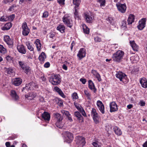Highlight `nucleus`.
Returning <instances> with one entry per match:
<instances>
[{
  "label": "nucleus",
  "mask_w": 147,
  "mask_h": 147,
  "mask_svg": "<svg viewBox=\"0 0 147 147\" xmlns=\"http://www.w3.org/2000/svg\"><path fill=\"white\" fill-rule=\"evenodd\" d=\"M124 52L122 51L119 50L114 53L113 55L112 59L114 61L119 62L123 59Z\"/></svg>",
  "instance_id": "1"
},
{
  "label": "nucleus",
  "mask_w": 147,
  "mask_h": 147,
  "mask_svg": "<svg viewBox=\"0 0 147 147\" xmlns=\"http://www.w3.org/2000/svg\"><path fill=\"white\" fill-rule=\"evenodd\" d=\"M62 20L64 23L67 26L71 28L73 25V22L70 15H65L62 18Z\"/></svg>",
  "instance_id": "2"
},
{
  "label": "nucleus",
  "mask_w": 147,
  "mask_h": 147,
  "mask_svg": "<svg viewBox=\"0 0 147 147\" xmlns=\"http://www.w3.org/2000/svg\"><path fill=\"white\" fill-rule=\"evenodd\" d=\"M61 81V79L59 75H52L49 78V81L53 85H57L59 84Z\"/></svg>",
  "instance_id": "3"
},
{
  "label": "nucleus",
  "mask_w": 147,
  "mask_h": 147,
  "mask_svg": "<svg viewBox=\"0 0 147 147\" xmlns=\"http://www.w3.org/2000/svg\"><path fill=\"white\" fill-rule=\"evenodd\" d=\"M116 77L119 79L121 81L124 83H126L128 82V79L127 76L121 72H118L116 74Z\"/></svg>",
  "instance_id": "4"
},
{
  "label": "nucleus",
  "mask_w": 147,
  "mask_h": 147,
  "mask_svg": "<svg viewBox=\"0 0 147 147\" xmlns=\"http://www.w3.org/2000/svg\"><path fill=\"white\" fill-rule=\"evenodd\" d=\"M91 115L93 119L96 124L100 122V117L98 113L96 112L95 109L93 108L91 111Z\"/></svg>",
  "instance_id": "5"
},
{
  "label": "nucleus",
  "mask_w": 147,
  "mask_h": 147,
  "mask_svg": "<svg viewBox=\"0 0 147 147\" xmlns=\"http://www.w3.org/2000/svg\"><path fill=\"white\" fill-rule=\"evenodd\" d=\"M64 142L68 143H70L73 139V134L69 132L65 131L64 132Z\"/></svg>",
  "instance_id": "6"
},
{
  "label": "nucleus",
  "mask_w": 147,
  "mask_h": 147,
  "mask_svg": "<svg viewBox=\"0 0 147 147\" xmlns=\"http://www.w3.org/2000/svg\"><path fill=\"white\" fill-rule=\"evenodd\" d=\"M116 6L119 11L122 13L125 12L127 8L125 3H121L120 2H118L116 4Z\"/></svg>",
  "instance_id": "7"
},
{
  "label": "nucleus",
  "mask_w": 147,
  "mask_h": 147,
  "mask_svg": "<svg viewBox=\"0 0 147 147\" xmlns=\"http://www.w3.org/2000/svg\"><path fill=\"white\" fill-rule=\"evenodd\" d=\"M18 63L20 66L24 71L26 74L29 72L31 70V69L29 66L26 65L24 62L20 61L18 62Z\"/></svg>",
  "instance_id": "8"
},
{
  "label": "nucleus",
  "mask_w": 147,
  "mask_h": 147,
  "mask_svg": "<svg viewBox=\"0 0 147 147\" xmlns=\"http://www.w3.org/2000/svg\"><path fill=\"white\" fill-rule=\"evenodd\" d=\"M22 34L24 36H27L30 32V30L26 22H24L22 24Z\"/></svg>",
  "instance_id": "9"
},
{
  "label": "nucleus",
  "mask_w": 147,
  "mask_h": 147,
  "mask_svg": "<svg viewBox=\"0 0 147 147\" xmlns=\"http://www.w3.org/2000/svg\"><path fill=\"white\" fill-rule=\"evenodd\" d=\"M146 19L144 18L142 19L139 22V24L137 26L138 29L140 30H142L146 26Z\"/></svg>",
  "instance_id": "10"
},
{
  "label": "nucleus",
  "mask_w": 147,
  "mask_h": 147,
  "mask_svg": "<svg viewBox=\"0 0 147 147\" xmlns=\"http://www.w3.org/2000/svg\"><path fill=\"white\" fill-rule=\"evenodd\" d=\"M38 86L34 82H32L26 84L25 88H24V89L31 90L34 89L36 88H37Z\"/></svg>",
  "instance_id": "11"
},
{
  "label": "nucleus",
  "mask_w": 147,
  "mask_h": 147,
  "mask_svg": "<svg viewBox=\"0 0 147 147\" xmlns=\"http://www.w3.org/2000/svg\"><path fill=\"white\" fill-rule=\"evenodd\" d=\"M86 22L89 23H92L94 19V16L91 13L84 14Z\"/></svg>",
  "instance_id": "12"
},
{
  "label": "nucleus",
  "mask_w": 147,
  "mask_h": 147,
  "mask_svg": "<svg viewBox=\"0 0 147 147\" xmlns=\"http://www.w3.org/2000/svg\"><path fill=\"white\" fill-rule=\"evenodd\" d=\"M4 40L6 44L10 47H11L13 44V40L10 38L9 36L7 35L5 36Z\"/></svg>",
  "instance_id": "13"
},
{
  "label": "nucleus",
  "mask_w": 147,
  "mask_h": 147,
  "mask_svg": "<svg viewBox=\"0 0 147 147\" xmlns=\"http://www.w3.org/2000/svg\"><path fill=\"white\" fill-rule=\"evenodd\" d=\"M109 106L110 112H115L117 110V106L115 102H113L110 103Z\"/></svg>",
  "instance_id": "14"
},
{
  "label": "nucleus",
  "mask_w": 147,
  "mask_h": 147,
  "mask_svg": "<svg viewBox=\"0 0 147 147\" xmlns=\"http://www.w3.org/2000/svg\"><path fill=\"white\" fill-rule=\"evenodd\" d=\"M17 49L18 51L22 54H25L26 53V50L24 46L22 44H18L17 46Z\"/></svg>",
  "instance_id": "15"
},
{
  "label": "nucleus",
  "mask_w": 147,
  "mask_h": 147,
  "mask_svg": "<svg viewBox=\"0 0 147 147\" xmlns=\"http://www.w3.org/2000/svg\"><path fill=\"white\" fill-rule=\"evenodd\" d=\"M96 104L100 112L102 114L104 113V107L102 102L98 100L97 101Z\"/></svg>",
  "instance_id": "16"
},
{
  "label": "nucleus",
  "mask_w": 147,
  "mask_h": 147,
  "mask_svg": "<svg viewBox=\"0 0 147 147\" xmlns=\"http://www.w3.org/2000/svg\"><path fill=\"white\" fill-rule=\"evenodd\" d=\"M80 1L81 0H73V3L74 5H76L75 7V12L74 13V15L77 18H78V13L76 8L78 6Z\"/></svg>",
  "instance_id": "17"
},
{
  "label": "nucleus",
  "mask_w": 147,
  "mask_h": 147,
  "mask_svg": "<svg viewBox=\"0 0 147 147\" xmlns=\"http://www.w3.org/2000/svg\"><path fill=\"white\" fill-rule=\"evenodd\" d=\"M12 82L15 86H18L21 84L22 82V80L20 78H16L13 79Z\"/></svg>",
  "instance_id": "18"
},
{
  "label": "nucleus",
  "mask_w": 147,
  "mask_h": 147,
  "mask_svg": "<svg viewBox=\"0 0 147 147\" xmlns=\"http://www.w3.org/2000/svg\"><path fill=\"white\" fill-rule=\"evenodd\" d=\"M36 96V94L34 92L29 93L28 94L25 95L26 98L30 100L34 99Z\"/></svg>",
  "instance_id": "19"
},
{
  "label": "nucleus",
  "mask_w": 147,
  "mask_h": 147,
  "mask_svg": "<svg viewBox=\"0 0 147 147\" xmlns=\"http://www.w3.org/2000/svg\"><path fill=\"white\" fill-rule=\"evenodd\" d=\"M53 114L55 117L57 118V122L56 123V125L58 127L60 128V127H59L58 125L59 123L62 120V117L61 116L60 114L59 113H54Z\"/></svg>",
  "instance_id": "20"
},
{
  "label": "nucleus",
  "mask_w": 147,
  "mask_h": 147,
  "mask_svg": "<svg viewBox=\"0 0 147 147\" xmlns=\"http://www.w3.org/2000/svg\"><path fill=\"white\" fill-rule=\"evenodd\" d=\"M4 70L5 72L10 76H13L14 75V69L12 68H5Z\"/></svg>",
  "instance_id": "21"
},
{
  "label": "nucleus",
  "mask_w": 147,
  "mask_h": 147,
  "mask_svg": "<svg viewBox=\"0 0 147 147\" xmlns=\"http://www.w3.org/2000/svg\"><path fill=\"white\" fill-rule=\"evenodd\" d=\"M140 82L142 87L144 88H147V80L145 78H141L140 80Z\"/></svg>",
  "instance_id": "22"
},
{
  "label": "nucleus",
  "mask_w": 147,
  "mask_h": 147,
  "mask_svg": "<svg viewBox=\"0 0 147 147\" xmlns=\"http://www.w3.org/2000/svg\"><path fill=\"white\" fill-rule=\"evenodd\" d=\"M38 51H40L41 48V44L40 42V40L39 39H36L34 42Z\"/></svg>",
  "instance_id": "23"
},
{
  "label": "nucleus",
  "mask_w": 147,
  "mask_h": 147,
  "mask_svg": "<svg viewBox=\"0 0 147 147\" xmlns=\"http://www.w3.org/2000/svg\"><path fill=\"white\" fill-rule=\"evenodd\" d=\"M42 116L43 119L46 121H49L50 119V115L47 112L45 111L42 114Z\"/></svg>",
  "instance_id": "24"
},
{
  "label": "nucleus",
  "mask_w": 147,
  "mask_h": 147,
  "mask_svg": "<svg viewBox=\"0 0 147 147\" xmlns=\"http://www.w3.org/2000/svg\"><path fill=\"white\" fill-rule=\"evenodd\" d=\"M129 43L132 49L134 51H138V46L135 42L134 40L130 41Z\"/></svg>",
  "instance_id": "25"
},
{
  "label": "nucleus",
  "mask_w": 147,
  "mask_h": 147,
  "mask_svg": "<svg viewBox=\"0 0 147 147\" xmlns=\"http://www.w3.org/2000/svg\"><path fill=\"white\" fill-rule=\"evenodd\" d=\"M134 16L132 14L129 15L127 19L128 24H131L134 22Z\"/></svg>",
  "instance_id": "26"
},
{
  "label": "nucleus",
  "mask_w": 147,
  "mask_h": 147,
  "mask_svg": "<svg viewBox=\"0 0 147 147\" xmlns=\"http://www.w3.org/2000/svg\"><path fill=\"white\" fill-rule=\"evenodd\" d=\"M88 83L89 88L93 91L94 92H95L96 89L93 82L91 80H90L88 81Z\"/></svg>",
  "instance_id": "27"
},
{
  "label": "nucleus",
  "mask_w": 147,
  "mask_h": 147,
  "mask_svg": "<svg viewBox=\"0 0 147 147\" xmlns=\"http://www.w3.org/2000/svg\"><path fill=\"white\" fill-rule=\"evenodd\" d=\"M46 58V56L45 53L42 52L39 55L38 59L41 63H44L45 59Z\"/></svg>",
  "instance_id": "28"
},
{
  "label": "nucleus",
  "mask_w": 147,
  "mask_h": 147,
  "mask_svg": "<svg viewBox=\"0 0 147 147\" xmlns=\"http://www.w3.org/2000/svg\"><path fill=\"white\" fill-rule=\"evenodd\" d=\"M65 26L62 24L59 25L57 28V30L61 33H63L65 32Z\"/></svg>",
  "instance_id": "29"
},
{
  "label": "nucleus",
  "mask_w": 147,
  "mask_h": 147,
  "mask_svg": "<svg viewBox=\"0 0 147 147\" xmlns=\"http://www.w3.org/2000/svg\"><path fill=\"white\" fill-rule=\"evenodd\" d=\"M12 26L11 23L8 22L5 24L4 26L1 28V29L3 30H7L10 29Z\"/></svg>",
  "instance_id": "30"
},
{
  "label": "nucleus",
  "mask_w": 147,
  "mask_h": 147,
  "mask_svg": "<svg viewBox=\"0 0 147 147\" xmlns=\"http://www.w3.org/2000/svg\"><path fill=\"white\" fill-rule=\"evenodd\" d=\"M54 90L58 93V94L63 98H65V96L60 89L58 87L56 86L54 88Z\"/></svg>",
  "instance_id": "31"
},
{
  "label": "nucleus",
  "mask_w": 147,
  "mask_h": 147,
  "mask_svg": "<svg viewBox=\"0 0 147 147\" xmlns=\"http://www.w3.org/2000/svg\"><path fill=\"white\" fill-rule=\"evenodd\" d=\"M115 134L118 136L121 135L122 134V132L121 129L117 127L114 126L113 128Z\"/></svg>",
  "instance_id": "32"
},
{
  "label": "nucleus",
  "mask_w": 147,
  "mask_h": 147,
  "mask_svg": "<svg viewBox=\"0 0 147 147\" xmlns=\"http://www.w3.org/2000/svg\"><path fill=\"white\" fill-rule=\"evenodd\" d=\"M26 45L27 46V48L30 51H33V53H34V48L33 47L32 44L30 42L28 41L26 42Z\"/></svg>",
  "instance_id": "33"
},
{
  "label": "nucleus",
  "mask_w": 147,
  "mask_h": 147,
  "mask_svg": "<svg viewBox=\"0 0 147 147\" xmlns=\"http://www.w3.org/2000/svg\"><path fill=\"white\" fill-rule=\"evenodd\" d=\"M11 95L15 100H17L18 98V96L17 95L15 91L14 90L11 91Z\"/></svg>",
  "instance_id": "34"
},
{
  "label": "nucleus",
  "mask_w": 147,
  "mask_h": 147,
  "mask_svg": "<svg viewBox=\"0 0 147 147\" xmlns=\"http://www.w3.org/2000/svg\"><path fill=\"white\" fill-rule=\"evenodd\" d=\"M77 144L82 145L83 144V137L80 136H77L76 138Z\"/></svg>",
  "instance_id": "35"
},
{
  "label": "nucleus",
  "mask_w": 147,
  "mask_h": 147,
  "mask_svg": "<svg viewBox=\"0 0 147 147\" xmlns=\"http://www.w3.org/2000/svg\"><path fill=\"white\" fill-rule=\"evenodd\" d=\"M84 94L86 97L87 99L89 100H90L91 94L88 89L85 90H84Z\"/></svg>",
  "instance_id": "36"
},
{
  "label": "nucleus",
  "mask_w": 147,
  "mask_h": 147,
  "mask_svg": "<svg viewBox=\"0 0 147 147\" xmlns=\"http://www.w3.org/2000/svg\"><path fill=\"white\" fill-rule=\"evenodd\" d=\"M89 29L85 24H83V32L87 34H88L89 33Z\"/></svg>",
  "instance_id": "37"
},
{
  "label": "nucleus",
  "mask_w": 147,
  "mask_h": 147,
  "mask_svg": "<svg viewBox=\"0 0 147 147\" xmlns=\"http://www.w3.org/2000/svg\"><path fill=\"white\" fill-rule=\"evenodd\" d=\"M74 104L77 109L79 111H81V113L83 115V112H82V106L79 104L76 103V102H74Z\"/></svg>",
  "instance_id": "38"
},
{
  "label": "nucleus",
  "mask_w": 147,
  "mask_h": 147,
  "mask_svg": "<svg viewBox=\"0 0 147 147\" xmlns=\"http://www.w3.org/2000/svg\"><path fill=\"white\" fill-rule=\"evenodd\" d=\"M77 56L79 59H82L83 57V49H80L77 54Z\"/></svg>",
  "instance_id": "39"
},
{
  "label": "nucleus",
  "mask_w": 147,
  "mask_h": 147,
  "mask_svg": "<svg viewBox=\"0 0 147 147\" xmlns=\"http://www.w3.org/2000/svg\"><path fill=\"white\" fill-rule=\"evenodd\" d=\"M71 97L74 101H75L76 99H78V94L76 92H74L72 94Z\"/></svg>",
  "instance_id": "40"
},
{
  "label": "nucleus",
  "mask_w": 147,
  "mask_h": 147,
  "mask_svg": "<svg viewBox=\"0 0 147 147\" xmlns=\"http://www.w3.org/2000/svg\"><path fill=\"white\" fill-rule=\"evenodd\" d=\"M6 52V49L2 45H0V52L2 53H5Z\"/></svg>",
  "instance_id": "41"
},
{
  "label": "nucleus",
  "mask_w": 147,
  "mask_h": 147,
  "mask_svg": "<svg viewBox=\"0 0 147 147\" xmlns=\"http://www.w3.org/2000/svg\"><path fill=\"white\" fill-rule=\"evenodd\" d=\"M9 20L8 17L6 16H4L1 17L0 21L2 22L6 21Z\"/></svg>",
  "instance_id": "42"
},
{
  "label": "nucleus",
  "mask_w": 147,
  "mask_h": 147,
  "mask_svg": "<svg viewBox=\"0 0 147 147\" xmlns=\"http://www.w3.org/2000/svg\"><path fill=\"white\" fill-rule=\"evenodd\" d=\"M98 2L100 3L101 7L104 6L105 5V0H98Z\"/></svg>",
  "instance_id": "43"
},
{
  "label": "nucleus",
  "mask_w": 147,
  "mask_h": 147,
  "mask_svg": "<svg viewBox=\"0 0 147 147\" xmlns=\"http://www.w3.org/2000/svg\"><path fill=\"white\" fill-rule=\"evenodd\" d=\"M49 36L50 38L54 39L55 37V33L53 32H51L49 34Z\"/></svg>",
  "instance_id": "44"
},
{
  "label": "nucleus",
  "mask_w": 147,
  "mask_h": 147,
  "mask_svg": "<svg viewBox=\"0 0 147 147\" xmlns=\"http://www.w3.org/2000/svg\"><path fill=\"white\" fill-rule=\"evenodd\" d=\"M61 112L63 115H65L67 117L70 115L69 112L67 111L64 110H62L61 111Z\"/></svg>",
  "instance_id": "45"
},
{
  "label": "nucleus",
  "mask_w": 147,
  "mask_h": 147,
  "mask_svg": "<svg viewBox=\"0 0 147 147\" xmlns=\"http://www.w3.org/2000/svg\"><path fill=\"white\" fill-rule=\"evenodd\" d=\"M74 115L78 119L82 117L81 114L79 112H76L74 113Z\"/></svg>",
  "instance_id": "46"
},
{
  "label": "nucleus",
  "mask_w": 147,
  "mask_h": 147,
  "mask_svg": "<svg viewBox=\"0 0 147 147\" xmlns=\"http://www.w3.org/2000/svg\"><path fill=\"white\" fill-rule=\"evenodd\" d=\"M127 23L126 21L125 20H123L122 22L121 27L122 28H126Z\"/></svg>",
  "instance_id": "47"
},
{
  "label": "nucleus",
  "mask_w": 147,
  "mask_h": 147,
  "mask_svg": "<svg viewBox=\"0 0 147 147\" xmlns=\"http://www.w3.org/2000/svg\"><path fill=\"white\" fill-rule=\"evenodd\" d=\"M49 16V13L47 11L44 12L43 14L42 18H47Z\"/></svg>",
  "instance_id": "48"
},
{
  "label": "nucleus",
  "mask_w": 147,
  "mask_h": 147,
  "mask_svg": "<svg viewBox=\"0 0 147 147\" xmlns=\"http://www.w3.org/2000/svg\"><path fill=\"white\" fill-rule=\"evenodd\" d=\"M141 106L143 107L145 105V102L143 100H141L138 104Z\"/></svg>",
  "instance_id": "49"
},
{
  "label": "nucleus",
  "mask_w": 147,
  "mask_h": 147,
  "mask_svg": "<svg viewBox=\"0 0 147 147\" xmlns=\"http://www.w3.org/2000/svg\"><path fill=\"white\" fill-rule=\"evenodd\" d=\"M107 20L109 22L110 24H112L113 22V18L111 17L108 18Z\"/></svg>",
  "instance_id": "50"
},
{
  "label": "nucleus",
  "mask_w": 147,
  "mask_h": 147,
  "mask_svg": "<svg viewBox=\"0 0 147 147\" xmlns=\"http://www.w3.org/2000/svg\"><path fill=\"white\" fill-rule=\"evenodd\" d=\"M92 144L94 147H100L101 146V145H98L97 142H93Z\"/></svg>",
  "instance_id": "51"
},
{
  "label": "nucleus",
  "mask_w": 147,
  "mask_h": 147,
  "mask_svg": "<svg viewBox=\"0 0 147 147\" xmlns=\"http://www.w3.org/2000/svg\"><path fill=\"white\" fill-rule=\"evenodd\" d=\"M8 17L9 18V20L12 21L15 18V16L14 15L12 14Z\"/></svg>",
  "instance_id": "52"
},
{
  "label": "nucleus",
  "mask_w": 147,
  "mask_h": 147,
  "mask_svg": "<svg viewBox=\"0 0 147 147\" xmlns=\"http://www.w3.org/2000/svg\"><path fill=\"white\" fill-rule=\"evenodd\" d=\"M5 59L8 62H10L12 60V58L9 55H8L6 57Z\"/></svg>",
  "instance_id": "53"
},
{
  "label": "nucleus",
  "mask_w": 147,
  "mask_h": 147,
  "mask_svg": "<svg viewBox=\"0 0 147 147\" xmlns=\"http://www.w3.org/2000/svg\"><path fill=\"white\" fill-rule=\"evenodd\" d=\"M101 40V38L98 36H96L94 38V40L95 42H100Z\"/></svg>",
  "instance_id": "54"
},
{
  "label": "nucleus",
  "mask_w": 147,
  "mask_h": 147,
  "mask_svg": "<svg viewBox=\"0 0 147 147\" xmlns=\"http://www.w3.org/2000/svg\"><path fill=\"white\" fill-rule=\"evenodd\" d=\"M95 76L97 79L98 80L99 82L101 81V79L100 78V76L98 73L96 74V75Z\"/></svg>",
  "instance_id": "55"
},
{
  "label": "nucleus",
  "mask_w": 147,
  "mask_h": 147,
  "mask_svg": "<svg viewBox=\"0 0 147 147\" xmlns=\"http://www.w3.org/2000/svg\"><path fill=\"white\" fill-rule=\"evenodd\" d=\"M16 7V6L15 5H13L9 8V10L10 11H12L14 9V8Z\"/></svg>",
  "instance_id": "56"
},
{
  "label": "nucleus",
  "mask_w": 147,
  "mask_h": 147,
  "mask_svg": "<svg viewBox=\"0 0 147 147\" xmlns=\"http://www.w3.org/2000/svg\"><path fill=\"white\" fill-rule=\"evenodd\" d=\"M65 0H57L58 2L60 5H63L64 4Z\"/></svg>",
  "instance_id": "57"
},
{
  "label": "nucleus",
  "mask_w": 147,
  "mask_h": 147,
  "mask_svg": "<svg viewBox=\"0 0 147 147\" xmlns=\"http://www.w3.org/2000/svg\"><path fill=\"white\" fill-rule=\"evenodd\" d=\"M132 73L135 74H137L138 73V69H134L132 71Z\"/></svg>",
  "instance_id": "58"
},
{
  "label": "nucleus",
  "mask_w": 147,
  "mask_h": 147,
  "mask_svg": "<svg viewBox=\"0 0 147 147\" xmlns=\"http://www.w3.org/2000/svg\"><path fill=\"white\" fill-rule=\"evenodd\" d=\"M50 64L49 62H47L44 65V66L46 68H48L49 67Z\"/></svg>",
  "instance_id": "59"
},
{
  "label": "nucleus",
  "mask_w": 147,
  "mask_h": 147,
  "mask_svg": "<svg viewBox=\"0 0 147 147\" xmlns=\"http://www.w3.org/2000/svg\"><path fill=\"white\" fill-rule=\"evenodd\" d=\"M91 72L95 76L96 75V74L98 73L96 70H92Z\"/></svg>",
  "instance_id": "60"
},
{
  "label": "nucleus",
  "mask_w": 147,
  "mask_h": 147,
  "mask_svg": "<svg viewBox=\"0 0 147 147\" xmlns=\"http://www.w3.org/2000/svg\"><path fill=\"white\" fill-rule=\"evenodd\" d=\"M40 79L43 82H45L46 80V77L43 76L42 77H41L40 78Z\"/></svg>",
  "instance_id": "61"
},
{
  "label": "nucleus",
  "mask_w": 147,
  "mask_h": 147,
  "mask_svg": "<svg viewBox=\"0 0 147 147\" xmlns=\"http://www.w3.org/2000/svg\"><path fill=\"white\" fill-rule=\"evenodd\" d=\"M62 67L63 69L65 70H66L67 69V67L65 64H63V65Z\"/></svg>",
  "instance_id": "62"
},
{
  "label": "nucleus",
  "mask_w": 147,
  "mask_h": 147,
  "mask_svg": "<svg viewBox=\"0 0 147 147\" xmlns=\"http://www.w3.org/2000/svg\"><path fill=\"white\" fill-rule=\"evenodd\" d=\"M133 107V106L132 104H130L127 105V107L129 109H130L132 108Z\"/></svg>",
  "instance_id": "63"
},
{
  "label": "nucleus",
  "mask_w": 147,
  "mask_h": 147,
  "mask_svg": "<svg viewBox=\"0 0 147 147\" xmlns=\"http://www.w3.org/2000/svg\"><path fill=\"white\" fill-rule=\"evenodd\" d=\"M75 44V42L74 41H72L71 42V49L72 50L73 47Z\"/></svg>",
  "instance_id": "64"
}]
</instances>
